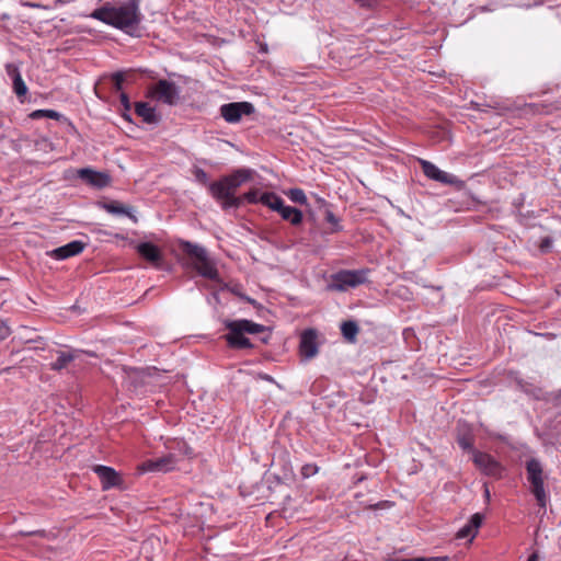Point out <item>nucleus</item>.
<instances>
[{"label":"nucleus","mask_w":561,"mask_h":561,"mask_svg":"<svg viewBox=\"0 0 561 561\" xmlns=\"http://www.w3.org/2000/svg\"><path fill=\"white\" fill-rule=\"evenodd\" d=\"M140 0H128L126 3L104 2L91 13V18L107 25L133 34L141 22L142 14L139 9Z\"/></svg>","instance_id":"f257e3e1"},{"label":"nucleus","mask_w":561,"mask_h":561,"mask_svg":"<svg viewBox=\"0 0 561 561\" xmlns=\"http://www.w3.org/2000/svg\"><path fill=\"white\" fill-rule=\"evenodd\" d=\"M254 174L251 169H237L232 173L221 176L218 181L208 184L211 197L218 202L224 210L239 208L241 201L236 191L243 183L250 181Z\"/></svg>","instance_id":"f03ea898"},{"label":"nucleus","mask_w":561,"mask_h":561,"mask_svg":"<svg viewBox=\"0 0 561 561\" xmlns=\"http://www.w3.org/2000/svg\"><path fill=\"white\" fill-rule=\"evenodd\" d=\"M225 328L229 331L225 335L227 345L233 350L252 348L253 344L245 334H259L265 331V327L251 320H225Z\"/></svg>","instance_id":"7ed1b4c3"},{"label":"nucleus","mask_w":561,"mask_h":561,"mask_svg":"<svg viewBox=\"0 0 561 561\" xmlns=\"http://www.w3.org/2000/svg\"><path fill=\"white\" fill-rule=\"evenodd\" d=\"M179 248L191 260L192 267L198 275L210 280H219V272L215 262L208 256L207 250L191 241L180 240Z\"/></svg>","instance_id":"20e7f679"},{"label":"nucleus","mask_w":561,"mask_h":561,"mask_svg":"<svg viewBox=\"0 0 561 561\" xmlns=\"http://www.w3.org/2000/svg\"><path fill=\"white\" fill-rule=\"evenodd\" d=\"M527 480L530 483V491L541 508H546L547 494L545 491V477L541 462L531 458L526 461Z\"/></svg>","instance_id":"39448f33"},{"label":"nucleus","mask_w":561,"mask_h":561,"mask_svg":"<svg viewBox=\"0 0 561 561\" xmlns=\"http://www.w3.org/2000/svg\"><path fill=\"white\" fill-rule=\"evenodd\" d=\"M368 270H343L332 275L331 287L339 291H346L367 282Z\"/></svg>","instance_id":"423d86ee"},{"label":"nucleus","mask_w":561,"mask_h":561,"mask_svg":"<svg viewBox=\"0 0 561 561\" xmlns=\"http://www.w3.org/2000/svg\"><path fill=\"white\" fill-rule=\"evenodd\" d=\"M148 96L173 106L180 101V89L174 82L161 79L149 89Z\"/></svg>","instance_id":"0eeeda50"},{"label":"nucleus","mask_w":561,"mask_h":561,"mask_svg":"<svg viewBox=\"0 0 561 561\" xmlns=\"http://www.w3.org/2000/svg\"><path fill=\"white\" fill-rule=\"evenodd\" d=\"M179 458L174 453H168L167 455L156 458L147 459L138 466V471L145 472H170L176 468Z\"/></svg>","instance_id":"6e6552de"},{"label":"nucleus","mask_w":561,"mask_h":561,"mask_svg":"<svg viewBox=\"0 0 561 561\" xmlns=\"http://www.w3.org/2000/svg\"><path fill=\"white\" fill-rule=\"evenodd\" d=\"M254 111V105L245 101L227 103L220 106V115L229 124L239 123L242 116H249Z\"/></svg>","instance_id":"1a4fd4ad"},{"label":"nucleus","mask_w":561,"mask_h":561,"mask_svg":"<svg viewBox=\"0 0 561 561\" xmlns=\"http://www.w3.org/2000/svg\"><path fill=\"white\" fill-rule=\"evenodd\" d=\"M472 460L474 466L485 476L500 478L502 476L503 467L490 454L473 450Z\"/></svg>","instance_id":"9d476101"},{"label":"nucleus","mask_w":561,"mask_h":561,"mask_svg":"<svg viewBox=\"0 0 561 561\" xmlns=\"http://www.w3.org/2000/svg\"><path fill=\"white\" fill-rule=\"evenodd\" d=\"M419 161L421 169L426 178L447 185L461 184V181L457 176L442 171L434 163L423 159H420Z\"/></svg>","instance_id":"9b49d317"},{"label":"nucleus","mask_w":561,"mask_h":561,"mask_svg":"<svg viewBox=\"0 0 561 561\" xmlns=\"http://www.w3.org/2000/svg\"><path fill=\"white\" fill-rule=\"evenodd\" d=\"M93 472L99 477L104 491L123 485L122 476L112 467L96 465L93 467Z\"/></svg>","instance_id":"f8f14e48"},{"label":"nucleus","mask_w":561,"mask_h":561,"mask_svg":"<svg viewBox=\"0 0 561 561\" xmlns=\"http://www.w3.org/2000/svg\"><path fill=\"white\" fill-rule=\"evenodd\" d=\"M318 332L316 329H307L300 335L299 353L305 359H311L317 356Z\"/></svg>","instance_id":"ddd939ff"},{"label":"nucleus","mask_w":561,"mask_h":561,"mask_svg":"<svg viewBox=\"0 0 561 561\" xmlns=\"http://www.w3.org/2000/svg\"><path fill=\"white\" fill-rule=\"evenodd\" d=\"M78 176L85 183L98 188H103L111 183V176L107 173L98 172L89 168L80 169Z\"/></svg>","instance_id":"4468645a"},{"label":"nucleus","mask_w":561,"mask_h":561,"mask_svg":"<svg viewBox=\"0 0 561 561\" xmlns=\"http://www.w3.org/2000/svg\"><path fill=\"white\" fill-rule=\"evenodd\" d=\"M137 253L153 266L158 267L163 261L161 250L151 242H141L136 247Z\"/></svg>","instance_id":"2eb2a0df"},{"label":"nucleus","mask_w":561,"mask_h":561,"mask_svg":"<svg viewBox=\"0 0 561 561\" xmlns=\"http://www.w3.org/2000/svg\"><path fill=\"white\" fill-rule=\"evenodd\" d=\"M83 250L84 243L82 241L75 240L67 243L66 245L59 247L50 252H47V254L57 260H65L80 254Z\"/></svg>","instance_id":"dca6fc26"},{"label":"nucleus","mask_w":561,"mask_h":561,"mask_svg":"<svg viewBox=\"0 0 561 561\" xmlns=\"http://www.w3.org/2000/svg\"><path fill=\"white\" fill-rule=\"evenodd\" d=\"M482 522H483L482 514H480V513L473 514L470 517V519L468 520V523L458 530L457 538L458 539L468 538L469 541L471 542L474 539V537L477 536L478 530H479L480 526L482 525Z\"/></svg>","instance_id":"f3484780"},{"label":"nucleus","mask_w":561,"mask_h":561,"mask_svg":"<svg viewBox=\"0 0 561 561\" xmlns=\"http://www.w3.org/2000/svg\"><path fill=\"white\" fill-rule=\"evenodd\" d=\"M5 70L8 76L13 80V91L16 94V96L20 99V101L23 103L25 100V96L27 94V87L25 82L23 81L16 66L13 64H8L5 66Z\"/></svg>","instance_id":"a211bd4d"},{"label":"nucleus","mask_w":561,"mask_h":561,"mask_svg":"<svg viewBox=\"0 0 561 561\" xmlns=\"http://www.w3.org/2000/svg\"><path fill=\"white\" fill-rule=\"evenodd\" d=\"M275 211H277L284 220L289 221L293 226H298L302 222V211L296 207L286 206L284 201L280 202V207H277Z\"/></svg>","instance_id":"6ab92c4d"},{"label":"nucleus","mask_w":561,"mask_h":561,"mask_svg":"<svg viewBox=\"0 0 561 561\" xmlns=\"http://www.w3.org/2000/svg\"><path fill=\"white\" fill-rule=\"evenodd\" d=\"M135 113L147 124H157L160 121L156 110L145 102H137L135 104Z\"/></svg>","instance_id":"aec40b11"},{"label":"nucleus","mask_w":561,"mask_h":561,"mask_svg":"<svg viewBox=\"0 0 561 561\" xmlns=\"http://www.w3.org/2000/svg\"><path fill=\"white\" fill-rule=\"evenodd\" d=\"M79 351H56L57 357L56 360L50 364V368L54 370H61L66 368L71 362H73L79 356Z\"/></svg>","instance_id":"412c9836"},{"label":"nucleus","mask_w":561,"mask_h":561,"mask_svg":"<svg viewBox=\"0 0 561 561\" xmlns=\"http://www.w3.org/2000/svg\"><path fill=\"white\" fill-rule=\"evenodd\" d=\"M165 447L169 450V453H174L178 458L179 456H188L192 454V448L187 445V443L184 439H169L165 443Z\"/></svg>","instance_id":"4be33fe9"},{"label":"nucleus","mask_w":561,"mask_h":561,"mask_svg":"<svg viewBox=\"0 0 561 561\" xmlns=\"http://www.w3.org/2000/svg\"><path fill=\"white\" fill-rule=\"evenodd\" d=\"M103 208L110 213V214H113V215H126L128 216L134 222L137 221V218L135 215L131 214L130 211V208L118 203V202H111V203H105L103 205Z\"/></svg>","instance_id":"5701e85b"},{"label":"nucleus","mask_w":561,"mask_h":561,"mask_svg":"<svg viewBox=\"0 0 561 561\" xmlns=\"http://www.w3.org/2000/svg\"><path fill=\"white\" fill-rule=\"evenodd\" d=\"M341 332H342V335L344 336V339L346 341L355 342L356 336H357V334L359 332V327L353 320L344 321L341 324Z\"/></svg>","instance_id":"b1692460"},{"label":"nucleus","mask_w":561,"mask_h":561,"mask_svg":"<svg viewBox=\"0 0 561 561\" xmlns=\"http://www.w3.org/2000/svg\"><path fill=\"white\" fill-rule=\"evenodd\" d=\"M283 198L274 192H264L261 193L259 203L275 211L277 207H280Z\"/></svg>","instance_id":"393cba45"},{"label":"nucleus","mask_w":561,"mask_h":561,"mask_svg":"<svg viewBox=\"0 0 561 561\" xmlns=\"http://www.w3.org/2000/svg\"><path fill=\"white\" fill-rule=\"evenodd\" d=\"M324 219L331 225L329 230L330 233H336L343 230L340 218L336 217L329 208L324 211Z\"/></svg>","instance_id":"a878e982"},{"label":"nucleus","mask_w":561,"mask_h":561,"mask_svg":"<svg viewBox=\"0 0 561 561\" xmlns=\"http://www.w3.org/2000/svg\"><path fill=\"white\" fill-rule=\"evenodd\" d=\"M285 194L294 203H297L300 205H307V203H308L307 196H306L304 190H301V188H298V187L290 188Z\"/></svg>","instance_id":"bb28decb"},{"label":"nucleus","mask_w":561,"mask_h":561,"mask_svg":"<svg viewBox=\"0 0 561 561\" xmlns=\"http://www.w3.org/2000/svg\"><path fill=\"white\" fill-rule=\"evenodd\" d=\"M529 111L534 114H551L554 110H557L556 106L552 104H546V103H533L527 106Z\"/></svg>","instance_id":"cd10ccee"},{"label":"nucleus","mask_w":561,"mask_h":561,"mask_svg":"<svg viewBox=\"0 0 561 561\" xmlns=\"http://www.w3.org/2000/svg\"><path fill=\"white\" fill-rule=\"evenodd\" d=\"M260 191L256 188L244 193L243 195L239 196L241 201V206L243 205L244 202L249 204H257L260 201Z\"/></svg>","instance_id":"c85d7f7f"},{"label":"nucleus","mask_w":561,"mask_h":561,"mask_svg":"<svg viewBox=\"0 0 561 561\" xmlns=\"http://www.w3.org/2000/svg\"><path fill=\"white\" fill-rule=\"evenodd\" d=\"M39 118L60 121L62 115L55 110H37V119Z\"/></svg>","instance_id":"c756f323"},{"label":"nucleus","mask_w":561,"mask_h":561,"mask_svg":"<svg viewBox=\"0 0 561 561\" xmlns=\"http://www.w3.org/2000/svg\"><path fill=\"white\" fill-rule=\"evenodd\" d=\"M113 88L115 91H122L125 77L123 72H115L112 75Z\"/></svg>","instance_id":"7c9ffc66"},{"label":"nucleus","mask_w":561,"mask_h":561,"mask_svg":"<svg viewBox=\"0 0 561 561\" xmlns=\"http://www.w3.org/2000/svg\"><path fill=\"white\" fill-rule=\"evenodd\" d=\"M318 470H319V468H318L317 465H314V463H306L301 468V476L304 478H310V477L314 476L318 472Z\"/></svg>","instance_id":"2f4dec72"},{"label":"nucleus","mask_w":561,"mask_h":561,"mask_svg":"<svg viewBox=\"0 0 561 561\" xmlns=\"http://www.w3.org/2000/svg\"><path fill=\"white\" fill-rule=\"evenodd\" d=\"M194 175L197 182L204 185H208V174L201 168L194 170Z\"/></svg>","instance_id":"473e14b6"},{"label":"nucleus","mask_w":561,"mask_h":561,"mask_svg":"<svg viewBox=\"0 0 561 561\" xmlns=\"http://www.w3.org/2000/svg\"><path fill=\"white\" fill-rule=\"evenodd\" d=\"M458 445L463 449V450H474L473 449V442H472V438L468 437V436H461L458 438Z\"/></svg>","instance_id":"72a5a7b5"},{"label":"nucleus","mask_w":561,"mask_h":561,"mask_svg":"<svg viewBox=\"0 0 561 561\" xmlns=\"http://www.w3.org/2000/svg\"><path fill=\"white\" fill-rule=\"evenodd\" d=\"M11 334V329L7 322L0 319V341L5 340Z\"/></svg>","instance_id":"f704fd0d"},{"label":"nucleus","mask_w":561,"mask_h":561,"mask_svg":"<svg viewBox=\"0 0 561 561\" xmlns=\"http://www.w3.org/2000/svg\"><path fill=\"white\" fill-rule=\"evenodd\" d=\"M119 99H121V103L124 106V108L128 111L130 108V103H129V99H128L127 94L121 93Z\"/></svg>","instance_id":"c9c22d12"},{"label":"nucleus","mask_w":561,"mask_h":561,"mask_svg":"<svg viewBox=\"0 0 561 561\" xmlns=\"http://www.w3.org/2000/svg\"><path fill=\"white\" fill-rule=\"evenodd\" d=\"M356 3H358L360 7H370L374 2V0H354Z\"/></svg>","instance_id":"e433bc0d"},{"label":"nucleus","mask_w":561,"mask_h":561,"mask_svg":"<svg viewBox=\"0 0 561 561\" xmlns=\"http://www.w3.org/2000/svg\"><path fill=\"white\" fill-rule=\"evenodd\" d=\"M551 245V240L549 238H546L542 240L540 248L542 250L548 249Z\"/></svg>","instance_id":"4c0bfd02"},{"label":"nucleus","mask_w":561,"mask_h":561,"mask_svg":"<svg viewBox=\"0 0 561 561\" xmlns=\"http://www.w3.org/2000/svg\"><path fill=\"white\" fill-rule=\"evenodd\" d=\"M527 561H538V554L536 552L531 553Z\"/></svg>","instance_id":"58836bf2"},{"label":"nucleus","mask_w":561,"mask_h":561,"mask_svg":"<svg viewBox=\"0 0 561 561\" xmlns=\"http://www.w3.org/2000/svg\"><path fill=\"white\" fill-rule=\"evenodd\" d=\"M484 495H485V497H486L488 500L490 499V491H489V489H488L486 486H485V489H484Z\"/></svg>","instance_id":"ea45409f"},{"label":"nucleus","mask_w":561,"mask_h":561,"mask_svg":"<svg viewBox=\"0 0 561 561\" xmlns=\"http://www.w3.org/2000/svg\"><path fill=\"white\" fill-rule=\"evenodd\" d=\"M41 340H42V339L37 336V346H36V350H39V348H41V346H39V342H41Z\"/></svg>","instance_id":"a19ab883"},{"label":"nucleus","mask_w":561,"mask_h":561,"mask_svg":"<svg viewBox=\"0 0 561 561\" xmlns=\"http://www.w3.org/2000/svg\"><path fill=\"white\" fill-rule=\"evenodd\" d=\"M28 116H30L31 118H35V112H32Z\"/></svg>","instance_id":"79ce46f5"}]
</instances>
